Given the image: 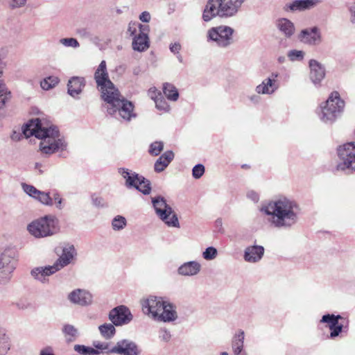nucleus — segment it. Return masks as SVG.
Returning a JSON list of instances; mask_svg holds the SVG:
<instances>
[{"label":"nucleus","instance_id":"1","mask_svg":"<svg viewBox=\"0 0 355 355\" xmlns=\"http://www.w3.org/2000/svg\"><path fill=\"white\" fill-rule=\"evenodd\" d=\"M94 78L101 98L107 104V112L109 114L126 121L135 116L132 102L125 100L110 80L105 60H102L96 68Z\"/></svg>","mask_w":355,"mask_h":355},{"label":"nucleus","instance_id":"2","mask_svg":"<svg viewBox=\"0 0 355 355\" xmlns=\"http://www.w3.org/2000/svg\"><path fill=\"white\" fill-rule=\"evenodd\" d=\"M260 211L267 216L271 227L290 230L299 221L301 214L300 205L293 199L280 196L261 207Z\"/></svg>","mask_w":355,"mask_h":355},{"label":"nucleus","instance_id":"3","mask_svg":"<svg viewBox=\"0 0 355 355\" xmlns=\"http://www.w3.org/2000/svg\"><path fill=\"white\" fill-rule=\"evenodd\" d=\"M23 133L26 137L35 136L41 139L40 149L46 155L63 153L67 150V143L60 137L55 126H48L40 119H33L23 128Z\"/></svg>","mask_w":355,"mask_h":355},{"label":"nucleus","instance_id":"4","mask_svg":"<svg viewBox=\"0 0 355 355\" xmlns=\"http://www.w3.org/2000/svg\"><path fill=\"white\" fill-rule=\"evenodd\" d=\"M246 0H208L202 18L207 22L216 17L230 18L236 15Z\"/></svg>","mask_w":355,"mask_h":355},{"label":"nucleus","instance_id":"5","mask_svg":"<svg viewBox=\"0 0 355 355\" xmlns=\"http://www.w3.org/2000/svg\"><path fill=\"white\" fill-rule=\"evenodd\" d=\"M142 309L145 314L161 322H172L177 319L175 306L161 297L150 296L142 302Z\"/></svg>","mask_w":355,"mask_h":355},{"label":"nucleus","instance_id":"6","mask_svg":"<svg viewBox=\"0 0 355 355\" xmlns=\"http://www.w3.org/2000/svg\"><path fill=\"white\" fill-rule=\"evenodd\" d=\"M77 253L73 245L67 244L62 248V252L52 266L37 267L31 270V275L42 283L48 282L47 277L55 273L72 262Z\"/></svg>","mask_w":355,"mask_h":355},{"label":"nucleus","instance_id":"7","mask_svg":"<svg viewBox=\"0 0 355 355\" xmlns=\"http://www.w3.org/2000/svg\"><path fill=\"white\" fill-rule=\"evenodd\" d=\"M27 230L37 239L51 236L60 230L59 220L53 215H46L32 221Z\"/></svg>","mask_w":355,"mask_h":355},{"label":"nucleus","instance_id":"8","mask_svg":"<svg viewBox=\"0 0 355 355\" xmlns=\"http://www.w3.org/2000/svg\"><path fill=\"white\" fill-rule=\"evenodd\" d=\"M345 102L338 92H332L327 100L320 105L318 116L325 123H332L343 111Z\"/></svg>","mask_w":355,"mask_h":355},{"label":"nucleus","instance_id":"9","mask_svg":"<svg viewBox=\"0 0 355 355\" xmlns=\"http://www.w3.org/2000/svg\"><path fill=\"white\" fill-rule=\"evenodd\" d=\"M336 169L347 173L355 171V142L351 141L337 148Z\"/></svg>","mask_w":355,"mask_h":355},{"label":"nucleus","instance_id":"10","mask_svg":"<svg viewBox=\"0 0 355 355\" xmlns=\"http://www.w3.org/2000/svg\"><path fill=\"white\" fill-rule=\"evenodd\" d=\"M118 172L125 180V186L128 189L134 188L144 195L150 194V182L144 176L125 168H119Z\"/></svg>","mask_w":355,"mask_h":355},{"label":"nucleus","instance_id":"11","mask_svg":"<svg viewBox=\"0 0 355 355\" xmlns=\"http://www.w3.org/2000/svg\"><path fill=\"white\" fill-rule=\"evenodd\" d=\"M153 206L159 218L169 227H179L180 223L176 214L173 209L167 205L162 196L152 198Z\"/></svg>","mask_w":355,"mask_h":355},{"label":"nucleus","instance_id":"12","mask_svg":"<svg viewBox=\"0 0 355 355\" xmlns=\"http://www.w3.org/2000/svg\"><path fill=\"white\" fill-rule=\"evenodd\" d=\"M234 32V29L227 26L212 27L207 32V41L219 47L226 48L233 43Z\"/></svg>","mask_w":355,"mask_h":355},{"label":"nucleus","instance_id":"13","mask_svg":"<svg viewBox=\"0 0 355 355\" xmlns=\"http://www.w3.org/2000/svg\"><path fill=\"white\" fill-rule=\"evenodd\" d=\"M15 252L11 249L5 250L0 255V280L6 281L16 268Z\"/></svg>","mask_w":355,"mask_h":355},{"label":"nucleus","instance_id":"14","mask_svg":"<svg viewBox=\"0 0 355 355\" xmlns=\"http://www.w3.org/2000/svg\"><path fill=\"white\" fill-rule=\"evenodd\" d=\"M278 72H272L268 77L263 80L261 83L256 87L255 91L259 94H272L280 86Z\"/></svg>","mask_w":355,"mask_h":355},{"label":"nucleus","instance_id":"15","mask_svg":"<svg viewBox=\"0 0 355 355\" xmlns=\"http://www.w3.org/2000/svg\"><path fill=\"white\" fill-rule=\"evenodd\" d=\"M109 319L113 324L120 326L129 323L132 320V315L128 308L121 305L110 311Z\"/></svg>","mask_w":355,"mask_h":355},{"label":"nucleus","instance_id":"16","mask_svg":"<svg viewBox=\"0 0 355 355\" xmlns=\"http://www.w3.org/2000/svg\"><path fill=\"white\" fill-rule=\"evenodd\" d=\"M69 301L76 305L87 306L93 303V295L85 289L76 288L67 295Z\"/></svg>","mask_w":355,"mask_h":355},{"label":"nucleus","instance_id":"17","mask_svg":"<svg viewBox=\"0 0 355 355\" xmlns=\"http://www.w3.org/2000/svg\"><path fill=\"white\" fill-rule=\"evenodd\" d=\"M111 353L120 355H139L140 350L134 342L122 340L112 347Z\"/></svg>","mask_w":355,"mask_h":355},{"label":"nucleus","instance_id":"18","mask_svg":"<svg viewBox=\"0 0 355 355\" xmlns=\"http://www.w3.org/2000/svg\"><path fill=\"white\" fill-rule=\"evenodd\" d=\"M21 186L26 193L37 200L42 204L47 206L53 205V200L49 193L41 191L35 187L26 183H23Z\"/></svg>","mask_w":355,"mask_h":355},{"label":"nucleus","instance_id":"19","mask_svg":"<svg viewBox=\"0 0 355 355\" xmlns=\"http://www.w3.org/2000/svg\"><path fill=\"white\" fill-rule=\"evenodd\" d=\"M299 39L302 42L309 45H317L322 41L320 31L317 27L302 30L299 35Z\"/></svg>","mask_w":355,"mask_h":355},{"label":"nucleus","instance_id":"20","mask_svg":"<svg viewBox=\"0 0 355 355\" xmlns=\"http://www.w3.org/2000/svg\"><path fill=\"white\" fill-rule=\"evenodd\" d=\"M320 3V0H295L284 6L286 12H300L310 9Z\"/></svg>","mask_w":355,"mask_h":355},{"label":"nucleus","instance_id":"21","mask_svg":"<svg viewBox=\"0 0 355 355\" xmlns=\"http://www.w3.org/2000/svg\"><path fill=\"white\" fill-rule=\"evenodd\" d=\"M310 79L315 85H319L325 76L324 66L315 60H310Z\"/></svg>","mask_w":355,"mask_h":355},{"label":"nucleus","instance_id":"22","mask_svg":"<svg viewBox=\"0 0 355 355\" xmlns=\"http://www.w3.org/2000/svg\"><path fill=\"white\" fill-rule=\"evenodd\" d=\"M264 252V248L261 245H250L245 249L243 259L246 262L255 263L262 259Z\"/></svg>","mask_w":355,"mask_h":355},{"label":"nucleus","instance_id":"23","mask_svg":"<svg viewBox=\"0 0 355 355\" xmlns=\"http://www.w3.org/2000/svg\"><path fill=\"white\" fill-rule=\"evenodd\" d=\"M85 85V80L84 78L78 76L71 78L67 84L68 94L71 96L76 98L82 92Z\"/></svg>","mask_w":355,"mask_h":355},{"label":"nucleus","instance_id":"24","mask_svg":"<svg viewBox=\"0 0 355 355\" xmlns=\"http://www.w3.org/2000/svg\"><path fill=\"white\" fill-rule=\"evenodd\" d=\"M149 31H141L137 35H135L132 40V49L135 51L142 52L149 47V39L148 36Z\"/></svg>","mask_w":355,"mask_h":355},{"label":"nucleus","instance_id":"25","mask_svg":"<svg viewBox=\"0 0 355 355\" xmlns=\"http://www.w3.org/2000/svg\"><path fill=\"white\" fill-rule=\"evenodd\" d=\"M201 265L196 261H191L182 264L178 269L179 275L182 276H194L200 272Z\"/></svg>","mask_w":355,"mask_h":355},{"label":"nucleus","instance_id":"26","mask_svg":"<svg viewBox=\"0 0 355 355\" xmlns=\"http://www.w3.org/2000/svg\"><path fill=\"white\" fill-rule=\"evenodd\" d=\"M174 158V153L171 150H168L163 153L155 162L154 169L156 172L163 171Z\"/></svg>","mask_w":355,"mask_h":355},{"label":"nucleus","instance_id":"27","mask_svg":"<svg viewBox=\"0 0 355 355\" xmlns=\"http://www.w3.org/2000/svg\"><path fill=\"white\" fill-rule=\"evenodd\" d=\"M245 333L243 330H238L232 337V348L235 355L241 354L244 347Z\"/></svg>","mask_w":355,"mask_h":355},{"label":"nucleus","instance_id":"28","mask_svg":"<svg viewBox=\"0 0 355 355\" xmlns=\"http://www.w3.org/2000/svg\"><path fill=\"white\" fill-rule=\"evenodd\" d=\"M277 26L286 37H291L295 31L293 23L286 18L278 19Z\"/></svg>","mask_w":355,"mask_h":355},{"label":"nucleus","instance_id":"29","mask_svg":"<svg viewBox=\"0 0 355 355\" xmlns=\"http://www.w3.org/2000/svg\"><path fill=\"white\" fill-rule=\"evenodd\" d=\"M12 98L11 92L3 80H0V109H3Z\"/></svg>","mask_w":355,"mask_h":355},{"label":"nucleus","instance_id":"30","mask_svg":"<svg viewBox=\"0 0 355 355\" xmlns=\"http://www.w3.org/2000/svg\"><path fill=\"white\" fill-rule=\"evenodd\" d=\"M62 332L67 343L74 341L78 336V329L74 326L69 324L64 325Z\"/></svg>","mask_w":355,"mask_h":355},{"label":"nucleus","instance_id":"31","mask_svg":"<svg viewBox=\"0 0 355 355\" xmlns=\"http://www.w3.org/2000/svg\"><path fill=\"white\" fill-rule=\"evenodd\" d=\"M163 92L166 98L173 101H176L179 97V93L176 87L170 83H164L163 86Z\"/></svg>","mask_w":355,"mask_h":355},{"label":"nucleus","instance_id":"32","mask_svg":"<svg viewBox=\"0 0 355 355\" xmlns=\"http://www.w3.org/2000/svg\"><path fill=\"white\" fill-rule=\"evenodd\" d=\"M141 31H149V27L147 25H142L137 21H130L128 24L127 33L130 37H134L137 35Z\"/></svg>","mask_w":355,"mask_h":355},{"label":"nucleus","instance_id":"33","mask_svg":"<svg viewBox=\"0 0 355 355\" xmlns=\"http://www.w3.org/2000/svg\"><path fill=\"white\" fill-rule=\"evenodd\" d=\"M10 338L6 330L0 329V355H5L10 349Z\"/></svg>","mask_w":355,"mask_h":355},{"label":"nucleus","instance_id":"34","mask_svg":"<svg viewBox=\"0 0 355 355\" xmlns=\"http://www.w3.org/2000/svg\"><path fill=\"white\" fill-rule=\"evenodd\" d=\"M101 334L106 339H110L114 336L116 329L114 324L105 323L98 327Z\"/></svg>","mask_w":355,"mask_h":355},{"label":"nucleus","instance_id":"35","mask_svg":"<svg viewBox=\"0 0 355 355\" xmlns=\"http://www.w3.org/2000/svg\"><path fill=\"white\" fill-rule=\"evenodd\" d=\"M73 349L82 355H98L99 351L93 347H87L83 345H75Z\"/></svg>","mask_w":355,"mask_h":355},{"label":"nucleus","instance_id":"36","mask_svg":"<svg viewBox=\"0 0 355 355\" xmlns=\"http://www.w3.org/2000/svg\"><path fill=\"white\" fill-rule=\"evenodd\" d=\"M59 83L56 76H49L40 82V86L44 90H49L55 87Z\"/></svg>","mask_w":355,"mask_h":355},{"label":"nucleus","instance_id":"37","mask_svg":"<svg viewBox=\"0 0 355 355\" xmlns=\"http://www.w3.org/2000/svg\"><path fill=\"white\" fill-rule=\"evenodd\" d=\"M127 225V220L122 216H116L112 220V229L115 231H120L125 228Z\"/></svg>","mask_w":355,"mask_h":355},{"label":"nucleus","instance_id":"38","mask_svg":"<svg viewBox=\"0 0 355 355\" xmlns=\"http://www.w3.org/2000/svg\"><path fill=\"white\" fill-rule=\"evenodd\" d=\"M341 318L342 317L340 315H335L334 314H327L322 317L320 322L322 323H327L329 328H331L338 324V320Z\"/></svg>","mask_w":355,"mask_h":355},{"label":"nucleus","instance_id":"39","mask_svg":"<svg viewBox=\"0 0 355 355\" xmlns=\"http://www.w3.org/2000/svg\"><path fill=\"white\" fill-rule=\"evenodd\" d=\"M305 53L301 50H291L287 53V57L291 62L302 61L304 58Z\"/></svg>","mask_w":355,"mask_h":355},{"label":"nucleus","instance_id":"40","mask_svg":"<svg viewBox=\"0 0 355 355\" xmlns=\"http://www.w3.org/2000/svg\"><path fill=\"white\" fill-rule=\"evenodd\" d=\"M93 346L94 347L95 349H97L99 351V354L101 353H111L112 347L110 346V344L109 343L106 342H99V341H94L93 343Z\"/></svg>","mask_w":355,"mask_h":355},{"label":"nucleus","instance_id":"41","mask_svg":"<svg viewBox=\"0 0 355 355\" xmlns=\"http://www.w3.org/2000/svg\"><path fill=\"white\" fill-rule=\"evenodd\" d=\"M59 43L65 47L76 49L80 46L78 41L73 37L61 38L59 40Z\"/></svg>","mask_w":355,"mask_h":355},{"label":"nucleus","instance_id":"42","mask_svg":"<svg viewBox=\"0 0 355 355\" xmlns=\"http://www.w3.org/2000/svg\"><path fill=\"white\" fill-rule=\"evenodd\" d=\"M164 149V144L162 141H155L152 143L149 148V153L152 155H158Z\"/></svg>","mask_w":355,"mask_h":355},{"label":"nucleus","instance_id":"43","mask_svg":"<svg viewBox=\"0 0 355 355\" xmlns=\"http://www.w3.org/2000/svg\"><path fill=\"white\" fill-rule=\"evenodd\" d=\"M218 254L216 248L214 247H208L202 252V257L207 261L214 259Z\"/></svg>","mask_w":355,"mask_h":355},{"label":"nucleus","instance_id":"44","mask_svg":"<svg viewBox=\"0 0 355 355\" xmlns=\"http://www.w3.org/2000/svg\"><path fill=\"white\" fill-rule=\"evenodd\" d=\"M155 103L157 109L159 110L164 112H168L169 110V105L162 96H160V97L156 99L155 101Z\"/></svg>","mask_w":355,"mask_h":355},{"label":"nucleus","instance_id":"45","mask_svg":"<svg viewBox=\"0 0 355 355\" xmlns=\"http://www.w3.org/2000/svg\"><path fill=\"white\" fill-rule=\"evenodd\" d=\"M205 173V166L198 164L196 165L192 169V175L195 179L200 178Z\"/></svg>","mask_w":355,"mask_h":355},{"label":"nucleus","instance_id":"46","mask_svg":"<svg viewBox=\"0 0 355 355\" xmlns=\"http://www.w3.org/2000/svg\"><path fill=\"white\" fill-rule=\"evenodd\" d=\"M343 328V325L340 324L339 323L336 324L334 327L329 328L331 330L330 337L333 338L338 336L339 334L342 331Z\"/></svg>","mask_w":355,"mask_h":355},{"label":"nucleus","instance_id":"47","mask_svg":"<svg viewBox=\"0 0 355 355\" xmlns=\"http://www.w3.org/2000/svg\"><path fill=\"white\" fill-rule=\"evenodd\" d=\"M92 202L94 205L98 207H104L107 206L104 199L100 196H93Z\"/></svg>","mask_w":355,"mask_h":355},{"label":"nucleus","instance_id":"48","mask_svg":"<svg viewBox=\"0 0 355 355\" xmlns=\"http://www.w3.org/2000/svg\"><path fill=\"white\" fill-rule=\"evenodd\" d=\"M52 200L53 199L55 203V207L58 209H62L63 207L62 205V198L60 197V194L57 192L54 193L53 195Z\"/></svg>","mask_w":355,"mask_h":355},{"label":"nucleus","instance_id":"49","mask_svg":"<svg viewBox=\"0 0 355 355\" xmlns=\"http://www.w3.org/2000/svg\"><path fill=\"white\" fill-rule=\"evenodd\" d=\"M15 304L19 309H26L30 306V303L26 299H20L17 300Z\"/></svg>","mask_w":355,"mask_h":355},{"label":"nucleus","instance_id":"50","mask_svg":"<svg viewBox=\"0 0 355 355\" xmlns=\"http://www.w3.org/2000/svg\"><path fill=\"white\" fill-rule=\"evenodd\" d=\"M148 96L151 99H153L154 101L157 99L160 96H162V94L157 90L155 87H151L148 89Z\"/></svg>","mask_w":355,"mask_h":355},{"label":"nucleus","instance_id":"51","mask_svg":"<svg viewBox=\"0 0 355 355\" xmlns=\"http://www.w3.org/2000/svg\"><path fill=\"white\" fill-rule=\"evenodd\" d=\"M159 337L161 340L167 342L171 338V334L166 329H161L159 331Z\"/></svg>","mask_w":355,"mask_h":355},{"label":"nucleus","instance_id":"52","mask_svg":"<svg viewBox=\"0 0 355 355\" xmlns=\"http://www.w3.org/2000/svg\"><path fill=\"white\" fill-rule=\"evenodd\" d=\"M27 0H12L10 7L12 8H18L26 5Z\"/></svg>","mask_w":355,"mask_h":355},{"label":"nucleus","instance_id":"53","mask_svg":"<svg viewBox=\"0 0 355 355\" xmlns=\"http://www.w3.org/2000/svg\"><path fill=\"white\" fill-rule=\"evenodd\" d=\"M181 49V45L180 43L176 42L170 45V50L173 53H179Z\"/></svg>","mask_w":355,"mask_h":355},{"label":"nucleus","instance_id":"54","mask_svg":"<svg viewBox=\"0 0 355 355\" xmlns=\"http://www.w3.org/2000/svg\"><path fill=\"white\" fill-rule=\"evenodd\" d=\"M139 19L143 22H148L150 20V15L148 12L144 11L139 15Z\"/></svg>","mask_w":355,"mask_h":355},{"label":"nucleus","instance_id":"55","mask_svg":"<svg viewBox=\"0 0 355 355\" xmlns=\"http://www.w3.org/2000/svg\"><path fill=\"white\" fill-rule=\"evenodd\" d=\"M247 196L251 199L254 202H257L259 200V195L253 191H250L248 192Z\"/></svg>","mask_w":355,"mask_h":355},{"label":"nucleus","instance_id":"56","mask_svg":"<svg viewBox=\"0 0 355 355\" xmlns=\"http://www.w3.org/2000/svg\"><path fill=\"white\" fill-rule=\"evenodd\" d=\"M40 355H54L51 347H46L41 350Z\"/></svg>","mask_w":355,"mask_h":355},{"label":"nucleus","instance_id":"57","mask_svg":"<svg viewBox=\"0 0 355 355\" xmlns=\"http://www.w3.org/2000/svg\"><path fill=\"white\" fill-rule=\"evenodd\" d=\"M42 164L38 163V162H36V163L35 164V168L36 170H38V171H39V173H40V174H42V173H43V171H42V169H41V168H42Z\"/></svg>","mask_w":355,"mask_h":355},{"label":"nucleus","instance_id":"58","mask_svg":"<svg viewBox=\"0 0 355 355\" xmlns=\"http://www.w3.org/2000/svg\"><path fill=\"white\" fill-rule=\"evenodd\" d=\"M215 224H216V226L217 227H222V225H223V221H222V219L221 218H218L216 221H215Z\"/></svg>","mask_w":355,"mask_h":355},{"label":"nucleus","instance_id":"59","mask_svg":"<svg viewBox=\"0 0 355 355\" xmlns=\"http://www.w3.org/2000/svg\"><path fill=\"white\" fill-rule=\"evenodd\" d=\"M350 12L352 13V21H355V10L352 8H350Z\"/></svg>","mask_w":355,"mask_h":355},{"label":"nucleus","instance_id":"60","mask_svg":"<svg viewBox=\"0 0 355 355\" xmlns=\"http://www.w3.org/2000/svg\"><path fill=\"white\" fill-rule=\"evenodd\" d=\"M259 97L258 96L254 95L250 97V100L254 102H258Z\"/></svg>","mask_w":355,"mask_h":355},{"label":"nucleus","instance_id":"61","mask_svg":"<svg viewBox=\"0 0 355 355\" xmlns=\"http://www.w3.org/2000/svg\"><path fill=\"white\" fill-rule=\"evenodd\" d=\"M284 60H285V58L284 57H279L278 58V62L279 63H283L284 62Z\"/></svg>","mask_w":355,"mask_h":355},{"label":"nucleus","instance_id":"62","mask_svg":"<svg viewBox=\"0 0 355 355\" xmlns=\"http://www.w3.org/2000/svg\"><path fill=\"white\" fill-rule=\"evenodd\" d=\"M220 355H228V353L226 352H221Z\"/></svg>","mask_w":355,"mask_h":355},{"label":"nucleus","instance_id":"63","mask_svg":"<svg viewBox=\"0 0 355 355\" xmlns=\"http://www.w3.org/2000/svg\"><path fill=\"white\" fill-rule=\"evenodd\" d=\"M239 355H246L245 354H239Z\"/></svg>","mask_w":355,"mask_h":355}]
</instances>
